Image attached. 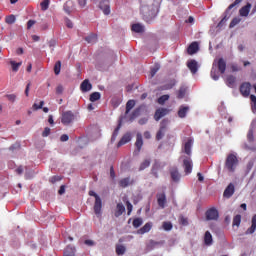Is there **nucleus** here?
I'll return each instance as SVG.
<instances>
[{
  "label": "nucleus",
  "mask_w": 256,
  "mask_h": 256,
  "mask_svg": "<svg viewBox=\"0 0 256 256\" xmlns=\"http://www.w3.org/2000/svg\"><path fill=\"white\" fill-rule=\"evenodd\" d=\"M204 244L207 246L213 245V236L209 231H206L204 234Z\"/></svg>",
  "instance_id": "393cba45"
},
{
  "label": "nucleus",
  "mask_w": 256,
  "mask_h": 256,
  "mask_svg": "<svg viewBox=\"0 0 256 256\" xmlns=\"http://www.w3.org/2000/svg\"><path fill=\"white\" fill-rule=\"evenodd\" d=\"M126 207H127V211H128V215H131V212L133 211V204H131V202L127 201L126 202Z\"/></svg>",
  "instance_id": "864d4df0"
},
{
  "label": "nucleus",
  "mask_w": 256,
  "mask_h": 256,
  "mask_svg": "<svg viewBox=\"0 0 256 256\" xmlns=\"http://www.w3.org/2000/svg\"><path fill=\"white\" fill-rule=\"evenodd\" d=\"M15 21H16V18H15V15H13V14H11L5 18V23H7L8 25H13V23H15Z\"/></svg>",
  "instance_id": "37998d69"
},
{
  "label": "nucleus",
  "mask_w": 256,
  "mask_h": 256,
  "mask_svg": "<svg viewBox=\"0 0 256 256\" xmlns=\"http://www.w3.org/2000/svg\"><path fill=\"white\" fill-rule=\"evenodd\" d=\"M193 147V140L188 139V141L184 144V153L190 157L191 155V148Z\"/></svg>",
  "instance_id": "b1692460"
},
{
  "label": "nucleus",
  "mask_w": 256,
  "mask_h": 256,
  "mask_svg": "<svg viewBox=\"0 0 256 256\" xmlns=\"http://www.w3.org/2000/svg\"><path fill=\"white\" fill-rule=\"evenodd\" d=\"M169 94L162 95L158 98L159 105H165L166 101H169Z\"/></svg>",
  "instance_id": "4c0bfd02"
},
{
  "label": "nucleus",
  "mask_w": 256,
  "mask_h": 256,
  "mask_svg": "<svg viewBox=\"0 0 256 256\" xmlns=\"http://www.w3.org/2000/svg\"><path fill=\"white\" fill-rule=\"evenodd\" d=\"M65 23H66V27H68V29H73V22L69 18L65 19Z\"/></svg>",
  "instance_id": "13d9d810"
},
{
  "label": "nucleus",
  "mask_w": 256,
  "mask_h": 256,
  "mask_svg": "<svg viewBox=\"0 0 256 256\" xmlns=\"http://www.w3.org/2000/svg\"><path fill=\"white\" fill-rule=\"evenodd\" d=\"M61 179H63L61 176H53L50 178V181L52 183H57V181H61Z\"/></svg>",
  "instance_id": "680f3d73"
},
{
  "label": "nucleus",
  "mask_w": 256,
  "mask_h": 256,
  "mask_svg": "<svg viewBox=\"0 0 256 256\" xmlns=\"http://www.w3.org/2000/svg\"><path fill=\"white\" fill-rule=\"evenodd\" d=\"M180 223L182 224V225H188L189 224V222L187 221V218H185V217H180Z\"/></svg>",
  "instance_id": "338daca9"
},
{
  "label": "nucleus",
  "mask_w": 256,
  "mask_h": 256,
  "mask_svg": "<svg viewBox=\"0 0 256 256\" xmlns=\"http://www.w3.org/2000/svg\"><path fill=\"white\" fill-rule=\"evenodd\" d=\"M37 22L35 20H29L27 22V29H31V27H33V25H35Z\"/></svg>",
  "instance_id": "0e129e2a"
},
{
  "label": "nucleus",
  "mask_w": 256,
  "mask_h": 256,
  "mask_svg": "<svg viewBox=\"0 0 256 256\" xmlns=\"http://www.w3.org/2000/svg\"><path fill=\"white\" fill-rule=\"evenodd\" d=\"M157 13H159V10L157 9V6H155L154 4L143 5L141 7L142 17L144 21H146L147 23H149L150 21H153V19L157 17Z\"/></svg>",
  "instance_id": "f257e3e1"
},
{
  "label": "nucleus",
  "mask_w": 256,
  "mask_h": 256,
  "mask_svg": "<svg viewBox=\"0 0 256 256\" xmlns=\"http://www.w3.org/2000/svg\"><path fill=\"white\" fill-rule=\"evenodd\" d=\"M239 225H241V215L238 214V215L234 216L232 226L239 227Z\"/></svg>",
  "instance_id": "e433bc0d"
},
{
  "label": "nucleus",
  "mask_w": 256,
  "mask_h": 256,
  "mask_svg": "<svg viewBox=\"0 0 256 256\" xmlns=\"http://www.w3.org/2000/svg\"><path fill=\"white\" fill-rule=\"evenodd\" d=\"M251 227H249L246 232L245 235H253V233H255L256 230V214L252 217V221H251Z\"/></svg>",
  "instance_id": "4be33fe9"
},
{
  "label": "nucleus",
  "mask_w": 256,
  "mask_h": 256,
  "mask_svg": "<svg viewBox=\"0 0 256 256\" xmlns=\"http://www.w3.org/2000/svg\"><path fill=\"white\" fill-rule=\"evenodd\" d=\"M10 65L12 67V71H14V73H17V71H19V67H21V65H23V62H15V61L11 60Z\"/></svg>",
  "instance_id": "7c9ffc66"
},
{
  "label": "nucleus",
  "mask_w": 256,
  "mask_h": 256,
  "mask_svg": "<svg viewBox=\"0 0 256 256\" xmlns=\"http://www.w3.org/2000/svg\"><path fill=\"white\" fill-rule=\"evenodd\" d=\"M132 31H134V33H144L145 32V26L136 23L132 25Z\"/></svg>",
  "instance_id": "c85d7f7f"
},
{
  "label": "nucleus",
  "mask_w": 256,
  "mask_h": 256,
  "mask_svg": "<svg viewBox=\"0 0 256 256\" xmlns=\"http://www.w3.org/2000/svg\"><path fill=\"white\" fill-rule=\"evenodd\" d=\"M129 141H131V134L126 133L122 136V138L118 142L117 147H123V145H127V143H129Z\"/></svg>",
  "instance_id": "aec40b11"
},
{
  "label": "nucleus",
  "mask_w": 256,
  "mask_h": 256,
  "mask_svg": "<svg viewBox=\"0 0 256 256\" xmlns=\"http://www.w3.org/2000/svg\"><path fill=\"white\" fill-rule=\"evenodd\" d=\"M50 3H51V0H43V1L40 3L41 10H42V11H47V9H49Z\"/></svg>",
  "instance_id": "c9c22d12"
},
{
  "label": "nucleus",
  "mask_w": 256,
  "mask_h": 256,
  "mask_svg": "<svg viewBox=\"0 0 256 256\" xmlns=\"http://www.w3.org/2000/svg\"><path fill=\"white\" fill-rule=\"evenodd\" d=\"M186 93H187V87H185V86L180 87V89L178 90V94H177L178 99H183V97H185Z\"/></svg>",
  "instance_id": "473e14b6"
},
{
  "label": "nucleus",
  "mask_w": 256,
  "mask_h": 256,
  "mask_svg": "<svg viewBox=\"0 0 256 256\" xmlns=\"http://www.w3.org/2000/svg\"><path fill=\"white\" fill-rule=\"evenodd\" d=\"M157 71H159V67H154L150 71V77L153 78L155 75H157Z\"/></svg>",
  "instance_id": "4d7b16f0"
},
{
  "label": "nucleus",
  "mask_w": 256,
  "mask_h": 256,
  "mask_svg": "<svg viewBox=\"0 0 256 256\" xmlns=\"http://www.w3.org/2000/svg\"><path fill=\"white\" fill-rule=\"evenodd\" d=\"M239 23H241V19L240 18H234L231 22H230V29H233V27H235L236 25H239Z\"/></svg>",
  "instance_id": "de8ad7c7"
},
{
  "label": "nucleus",
  "mask_w": 256,
  "mask_h": 256,
  "mask_svg": "<svg viewBox=\"0 0 256 256\" xmlns=\"http://www.w3.org/2000/svg\"><path fill=\"white\" fill-rule=\"evenodd\" d=\"M170 177L174 183L181 181V173H179V169L176 166L170 168Z\"/></svg>",
  "instance_id": "6e6552de"
},
{
  "label": "nucleus",
  "mask_w": 256,
  "mask_h": 256,
  "mask_svg": "<svg viewBox=\"0 0 256 256\" xmlns=\"http://www.w3.org/2000/svg\"><path fill=\"white\" fill-rule=\"evenodd\" d=\"M172 87H175V84H166V85L161 87V90L162 91H169V89H171Z\"/></svg>",
  "instance_id": "6e6d98bb"
},
{
  "label": "nucleus",
  "mask_w": 256,
  "mask_h": 256,
  "mask_svg": "<svg viewBox=\"0 0 256 256\" xmlns=\"http://www.w3.org/2000/svg\"><path fill=\"white\" fill-rule=\"evenodd\" d=\"M243 0H235L232 4L229 5L228 7V11H231V9H233V7H237V5H239Z\"/></svg>",
  "instance_id": "603ef678"
},
{
  "label": "nucleus",
  "mask_w": 256,
  "mask_h": 256,
  "mask_svg": "<svg viewBox=\"0 0 256 256\" xmlns=\"http://www.w3.org/2000/svg\"><path fill=\"white\" fill-rule=\"evenodd\" d=\"M56 93H57V95L63 94V86L62 85H58L56 87Z\"/></svg>",
  "instance_id": "e2e57ef3"
},
{
  "label": "nucleus",
  "mask_w": 256,
  "mask_h": 256,
  "mask_svg": "<svg viewBox=\"0 0 256 256\" xmlns=\"http://www.w3.org/2000/svg\"><path fill=\"white\" fill-rule=\"evenodd\" d=\"M139 113H140L139 109L134 110L130 116V121H133L136 117H139Z\"/></svg>",
  "instance_id": "8fccbe9b"
},
{
  "label": "nucleus",
  "mask_w": 256,
  "mask_h": 256,
  "mask_svg": "<svg viewBox=\"0 0 256 256\" xmlns=\"http://www.w3.org/2000/svg\"><path fill=\"white\" fill-rule=\"evenodd\" d=\"M227 19H229L227 16H224L222 20L218 23L217 27L221 28L224 26L225 23H227Z\"/></svg>",
  "instance_id": "5fc2aeb1"
},
{
  "label": "nucleus",
  "mask_w": 256,
  "mask_h": 256,
  "mask_svg": "<svg viewBox=\"0 0 256 256\" xmlns=\"http://www.w3.org/2000/svg\"><path fill=\"white\" fill-rule=\"evenodd\" d=\"M126 248L123 245L116 246V254L117 255H125Z\"/></svg>",
  "instance_id": "79ce46f5"
},
{
  "label": "nucleus",
  "mask_w": 256,
  "mask_h": 256,
  "mask_svg": "<svg viewBox=\"0 0 256 256\" xmlns=\"http://www.w3.org/2000/svg\"><path fill=\"white\" fill-rule=\"evenodd\" d=\"M49 135H51V128H44V131L42 132V137H49Z\"/></svg>",
  "instance_id": "3c124183"
},
{
  "label": "nucleus",
  "mask_w": 256,
  "mask_h": 256,
  "mask_svg": "<svg viewBox=\"0 0 256 256\" xmlns=\"http://www.w3.org/2000/svg\"><path fill=\"white\" fill-rule=\"evenodd\" d=\"M211 77H212V79H214V81L219 80V76L217 75L216 70H211Z\"/></svg>",
  "instance_id": "052dcab7"
},
{
  "label": "nucleus",
  "mask_w": 256,
  "mask_h": 256,
  "mask_svg": "<svg viewBox=\"0 0 256 256\" xmlns=\"http://www.w3.org/2000/svg\"><path fill=\"white\" fill-rule=\"evenodd\" d=\"M65 193V185L60 186V189L58 190L59 195H63Z\"/></svg>",
  "instance_id": "774afa93"
},
{
  "label": "nucleus",
  "mask_w": 256,
  "mask_h": 256,
  "mask_svg": "<svg viewBox=\"0 0 256 256\" xmlns=\"http://www.w3.org/2000/svg\"><path fill=\"white\" fill-rule=\"evenodd\" d=\"M156 197L158 206L161 207V209H165V205L167 204V196L165 195V192L158 193Z\"/></svg>",
  "instance_id": "f8f14e48"
},
{
  "label": "nucleus",
  "mask_w": 256,
  "mask_h": 256,
  "mask_svg": "<svg viewBox=\"0 0 256 256\" xmlns=\"http://www.w3.org/2000/svg\"><path fill=\"white\" fill-rule=\"evenodd\" d=\"M133 227H135V229H138V227H141L143 225V219L141 218H135L132 222Z\"/></svg>",
  "instance_id": "58836bf2"
},
{
  "label": "nucleus",
  "mask_w": 256,
  "mask_h": 256,
  "mask_svg": "<svg viewBox=\"0 0 256 256\" xmlns=\"http://www.w3.org/2000/svg\"><path fill=\"white\" fill-rule=\"evenodd\" d=\"M207 221H217L219 219V211L216 208H210L206 211Z\"/></svg>",
  "instance_id": "423d86ee"
},
{
  "label": "nucleus",
  "mask_w": 256,
  "mask_h": 256,
  "mask_svg": "<svg viewBox=\"0 0 256 256\" xmlns=\"http://www.w3.org/2000/svg\"><path fill=\"white\" fill-rule=\"evenodd\" d=\"M247 139L250 143H252L254 137H253V130H249L247 134Z\"/></svg>",
  "instance_id": "bf43d9fd"
},
{
  "label": "nucleus",
  "mask_w": 256,
  "mask_h": 256,
  "mask_svg": "<svg viewBox=\"0 0 256 256\" xmlns=\"http://www.w3.org/2000/svg\"><path fill=\"white\" fill-rule=\"evenodd\" d=\"M99 7L103 11L104 15H109L111 13V6L109 0H101Z\"/></svg>",
  "instance_id": "9b49d317"
},
{
  "label": "nucleus",
  "mask_w": 256,
  "mask_h": 256,
  "mask_svg": "<svg viewBox=\"0 0 256 256\" xmlns=\"http://www.w3.org/2000/svg\"><path fill=\"white\" fill-rule=\"evenodd\" d=\"M93 88V85H91V83L89 82V80L85 79L81 85H80V89L83 93H87V91H91V89Z\"/></svg>",
  "instance_id": "412c9836"
},
{
  "label": "nucleus",
  "mask_w": 256,
  "mask_h": 256,
  "mask_svg": "<svg viewBox=\"0 0 256 256\" xmlns=\"http://www.w3.org/2000/svg\"><path fill=\"white\" fill-rule=\"evenodd\" d=\"M168 125H169V120H167V119H163L160 122V128L156 134V141H161V139H163V137H165V133L167 131Z\"/></svg>",
  "instance_id": "7ed1b4c3"
},
{
  "label": "nucleus",
  "mask_w": 256,
  "mask_h": 256,
  "mask_svg": "<svg viewBox=\"0 0 256 256\" xmlns=\"http://www.w3.org/2000/svg\"><path fill=\"white\" fill-rule=\"evenodd\" d=\"M60 141H62V143H65V141H69V135L63 134V135L60 137Z\"/></svg>",
  "instance_id": "69168bd1"
},
{
  "label": "nucleus",
  "mask_w": 256,
  "mask_h": 256,
  "mask_svg": "<svg viewBox=\"0 0 256 256\" xmlns=\"http://www.w3.org/2000/svg\"><path fill=\"white\" fill-rule=\"evenodd\" d=\"M99 99H101V93L99 92H94L90 95V101L92 103H95V101H99Z\"/></svg>",
  "instance_id": "f704fd0d"
},
{
  "label": "nucleus",
  "mask_w": 256,
  "mask_h": 256,
  "mask_svg": "<svg viewBox=\"0 0 256 256\" xmlns=\"http://www.w3.org/2000/svg\"><path fill=\"white\" fill-rule=\"evenodd\" d=\"M162 228L164 229V231H171V229H173V224L169 221L163 222Z\"/></svg>",
  "instance_id": "a19ab883"
},
{
  "label": "nucleus",
  "mask_w": 256,
  "mask_h": 256,
  "mask_svg": "<svg viewBox=\"0 0 256 256\" xmlns=\"http://www.w3.org/2000/svg\"><path fill=\"white\" fill-rule=\"evenodd\" d=\"M182 159L185 175H191L193 173V160H191V157H182Z\"/></svg>",
  "instance_id": "20e7f679"
},
{
  "label": "nucleus",
  "mask_w": 256,
  "mask_h": 256,
  "mask_svg": "<svg viewBox=\"0 0 256 256\" xmlns=\"http://www.w3.org/2000/svg\"><path fill=\"white\" fill-rule=\"evenodd\" d=\"M64 256H75V247L67 246L64 250Z\"/></svg>",
  "instance_id": "c756f323"
},
{
  "label": "nucleus",
  "mask_w": 256,
  "mask_h": 256,
  "mask_svg": "<svg viewBox=\"0 0 256 256\" xmlns=\"http://www.w3.org/2000/svg\"><path fill=\"white\" fill-rule=\"evenodd\" d=\"M135 147L137 149V153H141V148L143 147V135H141V133L136 135Z\"/></svg>",
  "instance_id": "6ab92c4d"
},
{
  "label": "nucleus",
  "mask_w": 256,
  "mask_h": 256,
  "mask_svg": "<svg viewBox=\"0 0 256 256\" xmlns=\"http://www.w3.org/2000/svg\"><path fill=\"white\" fill-rule=\"evenodd\" d=\"M54 73L55 75H59L61 73V61H57L54 65Z\"/></svg>",
  "instance_id": "a18cd8bd"
},
{
  "label": "nucleus",
  "mask_w": 256,
  "mask_h": 256,
  "mask_svg": "<svg viewBox=\"0 0 256 256\" xmlns=\"http://www.w3.org/2000/svg\"><path fill=\"white\" fill-rule=\"evenodd\" d=\"M125 211V206L121 203H118L115 210V217H121L123 215V212Z\"/></svg>",
  "instance_id": "cd10ccee"
},
{
  "label": "nucleus",
  "mask_w": 256,
  "mask_h": 256,
  "mask_svg": "<svg viewBox=\"0 0 256 256\" xmlns=\"http://www.w3.org/2000/svg\"><path fill=\"white\" fill-rule=\"evenodd\" d=\"M170 111L171 110H169L167 108H159V109H157L155 114H154L155 121H160L162 119V117H165V115H169Z\"/></svg>",
  "instance_id": "9d476101"
},
{
  "label": "nucleus",
  "mask_w": 256,
  "mask_h": 256,
  "mask_svg": "<svg viewBox=\"0 0 256 256\" xmlns=\"http://www.w3.org/2000/svg\"><path fill=\"white\" fill-rule=\"evenodd\" d=\"M235 193V185H233V183H230L226 189L224 190V197H226V199H230V197H233V194Z\"/></svg>",
  "instance_id": "4468645a"
},
{
  "label": "nucleus",
  "mask_w": 256,
  "mask_h": 256,
  "mask_svg": "<svg viewBox=\"0 0 256 256\" xmlns=\"http://www.w3.org/2000/svg\"><path fill=\"white\" fill-rule=\"evenodd\" d=\"M151 165V160L146 159L144 160L139 167V171H145V169H147V167H149Z\"/></svg>",
  "instance_id": "72a5a7b5"
},
{
  "label": "nucleus",
  "mask_w": 256,
  "mask_h": 256,
  "mask_svg": "<svg viewBox=\"0 0 256 256\" xmlns=\"http://www.w3.org/2000/svg\"><path fill=\"white\" fill-rule=\"evenodd\" d=\"M235 83H237V78L233 75H229L226 78V85L228 87H231L233 89V87H235Z\"/></svg>",
  "instance_id": "bb28decb"
},
{
  "label": "nucleus",
  "mask_w": 256,
  "mask_h": 256,
  "mask_svg": "<svg viewBox=\"0 0 256 256\" xmlns=\"http://www.w3.org/2000/svg\"><path fill=\"white\" fill-rule=\"evenodd\" d=\"M251 11V3H247L239 10L240 17H248Z\"/></svg>",
  "instance_id": "a211bd4d"
},
{
  "label": "nucleus",
  "mask_w": 256,
  "mask_h": 256,
  "mask_svg": "<svg viewBox=\"0 0 256 256\" xmlns=\"http://www.w3.org/2000/svg\"><path fill=\"white\" fill-rule=\"evenodd\" d=\"M133 107H135V100H129L126 103V112L125 115H129V111H131V109H133Z\"/></svg>",
  "instance_id": "2f4dec72"
},
{
  "label": "nucleus",
  "mask_w": 256,
  "mask_h": 256,
  "mask_svg": "<svg viewBox=\"0 0 256 256\" xmlns=\"http://www.w3.org/2000/svg\"><path fill=\"white\" fill-rule=\"evenodd\" d=\"M239 165V159H237V155L228 154L225 161V167L229 173H235L237 166Z\"/></svg>",
  "instance_id": "f03ea898"
},
{
  "label": "nucleus",
  "mask_w": 256,
  "mask_h": 256,
  "mask_svg": "<svg viewBox=\"0 0 256 256\" xmlns=\"http://www.w3.org/2000/svg\"><path fill=\"white\" fill-rule=\"evenodd\" d=\"M217 67L221 75H223L227 70V62L225 61V59L220 58L217 62Z\"/></svg>",
  "instance_id": "f3484780"
},
{
  "label": "nucleus",
  "mask_w": 256,
  "mask_h": 256,
  "mask_svg": "<svg viewBox=\"0 0 256 256\" xmlns=\"http://www.w3.org/2000/svg\"><path fill=\"white\" fill-rule=\"evenodd\" d=\"M43 105H45V101H40L39 105L34 103L32 109H34V111H39V109H43Z\"/></svg>",
  "instance_id": "49530a36"
},
{
  "label": "nucleus",
  "mask_w": 256,
  "mask_h": 256,
  "mask_svg": "<svg viewBox=\"0 0 256 256\" xmlns=\"http://www.w3.org/2000/svg\"><path fill=\"white\" fill-rule=\"evenodd\" d=\"M103 209V201L101 200V198H97L94 202V213L96 215V217H101V215H103L102 212Z\"/></svg>",
  "instance_id": "0eeeda50"
},
{
  "label": "nucleus",
  "mask_w": 256,
  "mask_h": 256,
  "mask_svg": "<svg viewBox=\"0 0 256 256\" xmlns=\"http://www.w3.org/2000/svg\"><path fill=\"white\" fill-rule=\"evenodd\" d=\"M75 121V114L72 111H66L62 113L61 123L63 125H71Z\"/></svg>",
  "instance_id": "39448f33"
},
{
  "label": "nucleus",
  "mask_w": 256,
  "mask_h": 256,
  "mask_svg": "<svg viewBox=\"0 0 256 256\" xmlns=\"http://www.w3.org/2000/svg\"><path fill=\"white\" fill-rule=\"evenodd\" d=\"M187 67L193 75L199 71V64L195 60H190L187 62Z\"/></svg>",
  "instance_id": "2eb2a0df"
},
{
  "label": "nucleus",
  "mask_w": 256,
  "mask_h": 256,
  "mask_svg": "<svg viewBox=\"0 0 256 256\" xmlns=\"http://www.w3.org/2000/svg\"><path fill=\"white\" fill-rule=\"evenodd\" d=\"M199 51V43L198 42H192L187 49L188 55H195Z\"/></svg>",
  "instance_id": "dca6fc26"
},
{
  "label": "nucleus",
  "mask_w": 256,
  "mask_h": 256,
  "mask_svg": "<svg viewBox=\"0 0 256 256\" xmlns=\"http://www.w3.org/2000/svg\"><path fill=\"white\" fill-rule=\"evenodd\" d=\"M85 41H87V43H97V36L95 34H90L85 38Z\"/></svg>",
  "instance_id": "ea45409f"
},
{
  "label": "nucleus",
  "mask_w": 256,
  "mask_h": 256,
  "mask_svg": "<svg viewBox=\"0 0 256 256\" xmlns=\"http://www.w3.org/2000/svg\"><path fill=\"white\" fill-rule=\"evenodd\" d=\"M240 93L243 97H249L251 95V83L244 82L240 85Z\"/></svg>",
  "instance_id": "1a4fd4ad"
},
{
  "label": "nucleus",
  "mask_w": 256,
  "mask_h": 256,
  "mask_svg": "<svg viewBox=\"0 0 256 256\" xmlns=\"http://www.w3.org/2000/svg\"><path fill=\"white\" fill-rule=\"evenodd\" d=\"M153 228V223L148 222L146 223L142 228L138 230V233L140 235H145V233H149L151 229Z\"/></svg>",
  "instance_id": "5701e85b"
},
{
  "label": "nucleus",
  "mask_w": 256,
  "mask_h": 256,
  "mask_svg": "<svg viewBox=\"0 0 256 256\" xmlns=\"http://www.w3.org/2000/svg\"><path fill=\"white\" fill-rule=\"evenodd\" d=\"M119 185L125 189V187H129V185H133V180H131V178L129 177H126V178H123L119 181Z\"/></svg>",
  "instance_id": "a878e982"
},
{
  "label": "nucleus",
  "mask_w": 256,
  "mask_h": 256,
  "mask_svg": "<svg viewBox=\"0 0 256 256\" xmlns=\"http://www.w3.org/2000/svg\"><path fill=\"white\" fill-rule=\"evenodd\" d=\"M5 97L10 101V103H15V101H17V95L15 94H8Z\"/></svg>",
  "instance_id": "09e8293b"
},
{
  "label": "nucleus",
  "mask_w": 256,
  "mask_h": 256,
  "mask_svg": "<svg viewBox=\"0 0 256 256\" xmlns=\"http://www.w3.org/2000/svg\"><path fill=\"white\" fill-rule=\"evenodd\" d=\"M121 129V123L118 124V126L115 128L111 141H115L117 139V135H119V130Z\"/></svg>",
  "instance_id": "c03bdc74"
},
{
  "label": "nucleus",
  "mask_w": 256,
  "mask_h": 256,
  "mask_svg": "<svg viewBox=\"0 0 256 256\" xmlns=\"http://www.w3.org/2000/svg\"><path fill=\"white\" fill-rule=\"evenodd\" d=\"M190 107L189 106H185V105H181L178 109V117L180 119H185V117H187V114L190 111Z\"/></svg>",
  "instance_id": "ddd939ff"
}]
</instances>
